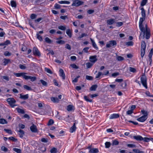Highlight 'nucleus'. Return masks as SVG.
Masks as SVG:
<instances>
[{
  "label": "nucleus",
  "instance_id": "f257e3e1",
  "mask_svg": "<svg viewBox=\"0 0 153 153\" xmlns=\"http://www.w3.org/2000/svg\"><path fill=\"white\" fill-rule=\"evenodd\" d=\"M146 47V45L145 42L143 41H142L141 43L140 50V55L142 58H143L145 54Z\"/></svg>",
  "mask_w": 153,
  "mask_h": 153
},
{
  "label": "nucleus",
  "instance_id": "f03ea898",
  "mask_svg": "<svg viewBox=\"0 0 153 153\" xmlns=\"http://www.w3.org/2000/svg\"><path fill=\"white\" fill-rule=\"evenodd\" d=\"M6 100L11 108H14L17 106V105L15 104L16 102V101L14 98H7Z\"/></svg>",
  "mask_w": 153,
  "mask_h": 153
},
{
  "label": "nucleus",
  "instance_id": "7ed1b4c3",
  "mask_svg": "<svg viewBox=\"0 0 153 153\" xmlns=\"http://www.w3.org/2000/svg\"><path fill=\"white\" fill-rule=\"evenodd\" d=\"M143 21H142L141 22V20H140V21L139 22V27L140 30L142 32V33H141V34L140 35V37L141 38H144V35L145 34L144 32V29L142 24Z\"/></svg>",
  "mask_w": 153,
  "mask_h": 153
},
{
  "label": "nucleus",
  "instance_id": "20e7f679",
  "mask_svg": "<svg viewBox=\"0 0 153 153\" xmlns=\"http://www.w3.org/2000/svg\"><path fill=\"white\" fill-rule=\"evenodd\" d=\"M141 82L143 85L146 88H147V78L145 74H143L140 78Z\"/></svg>",
  "mask_w": 153,
  "mask_h": 153
},
{
  "label": "nucleus",
  "instance_id": "39448f33",
  "mask_svg": "<svg viewBox=\"0 0 153 153\" xmlns=\"http://www.w3.org/2000/svg\"><path fill=\"white\" fill-rule=\"evenodd\" d=\"M117 45L116 42L115 40H111L108 42L106 45V47L107 48H109L116 46Z\"/></svg>",
  "mask_w": 153,
  "mask_h": 153
},
{
  "label": "nucleus",
  "instance_id": "423d86ee",
  "mask_svg": "<svg viewBox=\"0 0 153 153\" xmlns=\"http://www.w3.org/2000/svg\"><path fill=\"white\" fill-rule=\"evenodd\" d=\"M83 3V2L79 0H75L73 1L72 6L78 7Z\"/></svg>",
  "mask_w": 153,
  "mask_h": 153
},
{
  "label": "nucleus",
  "instance_id": "0eeeda50",
  "mask_svg": "<svg viewBox=\"0 0 153 153\" xmlns=\"http://www.w3.org/2000/svg\"><path fill=\"white\" fill-rule=\"evenodd\" d=\"M26 74L24 72H21V73H14L13 74L16 76L17 77H19L20 76H22V77L25 79L26 75L25 74Z\"/></svg>",
  "mask_w": 153,
  "mask_h": 153
},
{
  "label": "nucleus",
  "instance_id": "6e6552de",
  "mask_svg": "<svg viewBox=\"0 0 153 153\" xmlns=\"http://www.w3.org/2000/svg\"><path fill=\"white\" fill-rule=\"evenodd\" d=\"M33 52L34 55L40 56L41 55L38 49L36 47H34L33 50Z\"/></svg>",
  "mask_w": 153,
  "mask_h": 153
},
{
  "label": "nucleus",
  "instance_id": "1a4fd4ad",
  "mask_svg": "<svg viewBox=\"0 0 153 153\" xmlns=\"http://www.w3.org/2000/svg\"><path fill=\"white\" fill-rule=\"evenodd\" d=\"M141 10V13L142 17L140 18V20H141L142 21H144L146 18V14L145 10L143 8H142Z\"/></svg>",
  "mask_w": 153,
  "mask_h": 153
},
{
  "label": "nucleus",
  "instance_id": "9d476101",
  "mask_svg": "<svg viewBox=\"0 0 153 153\" xmlns=\"http://www.w3.org/2000/svg\"><path fill=\"white\" fill-rule=\"evenodd\" d=\"M147 117L146 115H143L141 117L137 118V120L141 122H144L147 119Z\"/></svg>",
  "mask_w": 153,
  "mask_h": 153
},
{
  "label": "nucleus",
  "instance_id": "9b49d317",
  "mask_svg": "<svg viewBox=\"0 0 153 153\" xmlns=\"http://www.w3.org/2000/svg\"><path fill=\"white\" fill-rule=\"evenodd\" d=\"M89 59L90 62L93 63H94L97 60L96 55L90 56L89 57Z\"/></svg>",
  "mask_w": 153,
  "mask_h": 153
},
{
  "label": "nucleus",
  "instance_id": "f8f14e48",
  "mask_svg": "<svg viewBox=\"0 0 153 153\" xmlns=\"http://www.w3.org/2000/svg\"><path fill=\"white\" fill-rule=\"evenodd\" d=\"M30 129L31 131L33 132H36L38 131L36 126L33 124L30 127Z\"/></svg>",
  "mask_w": 153,
  "mask_h": 153
},
{
  "label": "nucleus",
  "instance_id": "ddd939ff",
  "mask_svg": "<svg viewBox=\"0 0 153 153\" xmlns=\"http://www.w3.org/2000/svg\"><path fill=\"white\" fill-rule=\"evenodd\" d=\"M29 79H30L31 81L33 82L36 80V78L35 76H32L26 75L25 79L28 80Z\"/></svg>",
  "mask_w": 153,
  "mask_h": 153
},
{
  "label": "nucleus",
  "instance_id": "4468645a",
  "mask_svg": "<svg viewBox=\"0 0 153 153\" xmlns=\"http://www.w3.org/2000/svg\"><path fill=\"white\" fill-rule=\"evenodd\" d=\"M59 72L60 76L62 77L63 79H65V76L63 70L62 69H60L59 70Z\"/></svg>",
  "mask_w": 153,
  "mask_h": 153
},
{
  "label": "nucleus",
  "instance_id": "2eb2a0df",
  "mask_svg": "<svg viewBox=\"0 0 153 153\" xmlns=\"http://www.w3.org/2000/svg\"><path fill=\"white\" fill-rule=\"evenodd\" d=\"M133 138L137 141H142L143 140V137L140 135L134 136Z\"/></svg>",
  "mask_w": 153,
  "mask_h": 153
},
{
  "label": "nucleus",
  "instance_id": "dca6fc26",
  "mask_svg": "<svg viewBox=\"0 0 153 153\" xmlns=\"http://www.w3.org/2000/svg\"><path fill=\"white\" fill-rule=\"evenodd\" d=\"M119 117V115L118 114H111L110 117V119H111L117 118Z\"/></svg>",
  "mask_w": 153,
  "mask_h": 153
},
{
  "label": "nucleus",
  "instance_id": "f3484780",
  "mask_svg": "<svg viewBox=\"0 0 153 153\" xmlns=\"http://www.w3.org/2000/svg\"><path fill=\"white\" fill-rule=\"evenodd\" d=\"M115 22V20L114 19H108L107 20L106 22L107 25H111L114 23Z\"/></svg>",
  "mask_w": 153,
  "mask_h": 153
},
{
  "label": "nucleus",
  "instance_id": "a211bd4d",
  "mask_svg": "<svg viewBox=\"0 0 153 153\" xmlns=\"http://www.w3.org/2000/svg\"><path fill=\"white\" fill-rule=\"evenodd\" d=\"M99 150L97 148H92L91 149L89 152L90 153H97L98 152Z\"/></svg>",
  "mask_w": 153,
  "mask_h": 153
},
{
  "label": "nucleus",
  "instance_id": "6ab92c4d",
  "mask_svg": "<svg viewBox=\"0 0 153 153\" xmlns=\"http://www.w3.org/2000/svg\"><path fill=\"white\" fill-rule=\"evenodd\" d=\"M66 33L69 38L71 37L72 35V31L70 29H67L66 31Z\"/></svg>",
  "mask_w": 153,
  "mask_h": 153
},
{
  "label": "nucleus",
  "instance_id": "aec40b11",
  "mask_svg": "<svg viewBox=\"0 0 153 153\" xmlns=\"http://www.w3.org/2000/svg\"><path fill=\"white\" fill-rule=\"evenodd\" d=\"M20 98L24 100H26L28 98L29 96L28 94H27L25 95H22V94H20Z\"/></svg>",
  "mask_w": 153,
  "mask_h": 153
},
{
  "label": "nucleus",
  "instance_id": "412c9836",
  "mask_svg": "<svg viewBox=\"0 0 153 153\" xmlns=\"http://www.w3.org/2000/svg\"><path fill=\"white\" fill-rule=\"evenodd\" d=\"M51 101L54 103H57L59 101V100L57 97H52L51 98Z\"/></svg>",
  "mask_w": 153,
  "mask_h": 153
},
{
  "label": "nucleus",
  "instance_id": "4be33fe9",
  "mask_svg": "<svg viewBox=\"0 0 153 153\" xmlns=\"http://www.w3.org/2000/svg\"><path fill=\"white\" fill-rule=\"evenodd\" d=\"M76 127L75 126V123H74L73 126L70 129V132L71 133H73L76 130Z\"/></svg>",
  "mask_w": 153,
  "mask_h": 153
},
{
  "label": "nucleus",
  "instance_id": "5701e85b",
  "mask_svg": "<svg viewBox=\"0 0 153 153\" xmlns=\"http://www.w3.org/2000/svg\"><path fill=\"white\" fill-rule=\"evenodd\" d=\"M91 39V42L92 43V46L93 47H94V48H95L97 50H98V48L94 40L93 39Z\"/></svg>",
  "mask_w": 153,
  "mask_h": 153
},
{
  "label": "nucleus",
  "instance_id": "b1692460",
  "mask_svg": "<svg viewBox=\"0 0 153 153\" xmlns=\"http://www.w3.org/2000/svg\"><path fill=\"white\" fill-rule=\"evenodd\" d=\"M97 87V85H92L90 88V90L91 91H95L96 90Z\"/></svg>",
  "mask_w": 153,
  "mask_h": 153
},
{
  "label": "nucleus",
  "instance_id": "393cba45",
  "mask_svg": "<svg viewBox=\"0 0 153 153\" xmlns=\"http://www.w3.org/2000/svg\"><path fill=\"white\" fill-rule=\"evenodd\" d=\"M19 136L20 137H23L24 134V133H25L24 131L23 130L20 129L19 131Z\"/></svg>",
  "mask_w": 153,
  "mask_h": 153
},
{
  "label": "nucleus",
  "instance_id": "a878e982",
  "mask_svg": "<svg viewBox=\"0 0 153 153\" xmlns=\"http://www.w3.org/2000/svg\"><path fill=\"white\" fill-rule=\"evenodd\" d=\"M10 59H4V62L3 63L4 64V65H5L7 64H8L10 62Z\"/></svg>",
  "mask_w": 153,
  "mask_h": 153
},
{
  "label": "nucleus",
  "instance_id": "bb28decb",
  "mask_svg": "<svg viewBox=\"0 0 153 153\" xmlns=\"http://www.w3.org/2000/svg\"><path fill=\"white\" fill-rule=\"evenodd\" d=\"M125 43L126 45L128 46H132L134 45V43L132 41L126 42Z\"/></svg>",
  "mask_w": 153,
  "mask_h": 153
},
{
  "label": "nucleus",
  "instance_id": "cd10ccee",
  "mask_svg": "<svg viewBox=\"0 0 153 153\" xmlns=\"http://www.w3.org/2000/svg\"><path fill=\"white\" fill-rule=\"evenodd\" d=\"M7 122L4 119L1 118L0 119V123L1 124H7Z\"/></svg>",
  "mask_w": 153,
  "mask_h": 153
},
{
  "label": "nucleus",
  "instance_id": "c85d7f7f",
  "mask_svg": "<svg viewBox=\"0 0 153 153\" xmlns=\"http://www.w3.org/2000/svg\"><path fill=\"white\" fill-rule=\"evenodd\" d=\"M16 109L17 110L18 112L19 113H20L22 114H24L25 113L24 110L21 108H16Z\"/></svg>",
  "mask_w": 153,
  "mask_h": 153
},
{
  "label": "nucleus",
  "instance_id": "c756f323",
  "mask_svg": "<svg viewBox=\"0 0 153 153\" xmlns=\"http://www.w3.org/2000/svg\"><path fill=\"white\" fill-rule=\"evenodd\" d=\"M13 150L17 153H22V150L21 149L17 148H13Z\"/></svg>",
  "mask_w": 153,
  "mask_h": 153
},
{
  "label": "nucleus",
  "instance_id": "7c9ffc66",
  "mask_svg": "<svg viewBox=\"0 0 153 153\" xmlns=\"http://www.w3.org/2000/svg\"><path fill=\"white\" fill-rule=\"evenodd\" d=\"M50 152L51 153H57V149L56 148L53 147L50 150Z\"/></svg>",
  "mask_w": 153,
  "mask_h": 153
},
{
  "label": "nucleus",
  "instance_id": "2f4dec72",
  "mask_svg": "<svg viewBox=\"0 0 153 153\" xmlns=\"http://www.w3.org/2000/svg\"><path fill=\"white\" fill-rule=\"evenodd\" d=\"M58 3L60 4H69L70 2L68 1H58Z\"/></svg>",
  "mask_w": 153,
  "mask_h": 153
},
{
  "label": "nucleus",
  "instance_id": "473e14b6",
  "mask_svg": "<svg viewBox=\"0 0 153 153\" xmlns=\"http://www.w3.org/2000/svg\"><path fill=\"white\" fill-rule=\"evenodd\" d=\"M45 71L47 72V73L52 74H53L52 72L51 71V70L49 68H45Z\"/></svg>",
  "mask_w": 153,
  "mask_h": 153
},
{
  "label": "nucleus",
  "instance_id": "72a5a7b5",
  "mask_svg": "<svg viewBox=\"0 0 153 153\" xmlns=\"http://www.w3.org/2000/svg\"><path fill=\"white\" fill-rule=\"evenodd\" d=\"M23 87L25 89H26L27 90L30 91L32 90V89L30 87L27 85H24Z\"/></svg>",
  "mask_w": 153,
  "mask_h": 153
},
{
  "label": "nucleus",
  "instance_id": "f704fd0d",
  "mask_svg": "<svg viewBox=\"0 0 153 153\" xmlns=\"http://www.w3.org/2000/svg\"><path fill=\"white\" fill-rule=\"evenodd\" d=\"M10 4L11 6L13 7H16V1H11Z\"/></svg>",
  "mask_w": 153,
  "mask_h": 153
},
{
  "label": "nucleus",
  "instance_id": "c9c22d12",
  "mask_svg": "<svg viewBox=\"0 0 153 153\" xmlns=\"http://www.w3.org/2000/svg\"><path fill=\"white\" fill-rule=\"evenodd\" d=\"M133 151L136 153H144L143 152L141 151L138 149H133Z\"/></svg>",
  "mask_w": 153,
  "mask_h": 153
},
{
  "label": "nucleus",
  "instance_id": "e433bc0d",
  "mask_svg": "<svg viewBox=\"0 0 153 153\" xmlns=\"http://www.w3.org/2000/svg\"><path fill=\"white\" fill-rule=\"evenodd\" d=\"M40 81L43 85L45 86H47V82L44 80L41 79L40 80Z\"/></svg>",
  "mask_w": 153,
  "mask_h": 153
},
{
  "label": "nucleus",
  "instance_id": "4c0bfd02",
  "mask_svg": "<svg viewBox=\"0 0 153 153\" xmlns=\"http://www.w3.org/2000/svg\"><path fill=\"white\" fill-rule=\"evenodd\" d=\"M119 142L116 140H115L112 141V145H117L119 144Z\"/></svg>",
  "mask_w": 153,
  "mask_h": 153
},
{
  "label": "nucleus",
  "instance_id": "58836bf2",
  "mask_svg": "<svg viewBox=\"0 0 153 153\" xmlns=\"http://www.w3.org/2000/svg\"><path fill=\"white\" fill-rule=\"evenodd\" d=\"M84 99L87 102H92V100L89 99V98L87 96H84Z\"/></svg>",
  "mask_w": 153,
  "mask_h": 153
},
{
  "label": "nucleus",
  "instance_id": "ea45409f",
  "mask_svg": "<svg viewBox=\"0 0 153 153\" xmlns=\"http://www.w3.org/2000/svg\"><path fill=\"white\" fill-rule=\"evenodd\" d=\"M88 36L85 33H83L82 34L80 35L79 36V38H81L82 37H85L86 38H88Z\"/></svg>",
  "mask_w": 153,
  "mask_h": 153
},
{
  "label": "nucleus",
  "instance_id": "a19ab883",
  "mask_svg": "<svg viewBox=\"0 0 153 153\" xmlns=\"http://www.w3.org/2000/svg\"><path fill=\"white\" fill-rule=\"evenodd\" d=\"M102 75V73L101 72H99L98 74L96 75V78L98 79H100V78H99V77Z\"/></svg>",
  "mask_w": 153,
  "mask_h": 153
},
{
  "label": "nucleus",
  "instance_id": "79ce46f5",
  "mask_svg": "<svg viewBox=\"0 0 153 153\" xmlns=\"http://www.w3.org/2000/svg\"><path fill=\"white\" fill-rule=\"evenodd\" d=\"M58 28L61 30H65L66 29V27L62 25H60L58 27Z\"/></svg>",
  "mask_w": 153,
  "mask_h": 153
},
{
  "label": "nucleus",
  "instance_id": "37998d69",
  "mask_svg": "<svg viewBox=\"0 0 153 153\" xmlns=\"http://www.w3.org/2000/svg\"><path fill=\"white\" fill-rule=\"evenodd\" d=\"M87 67L88 68H90L93 65V64L90 62H88L86 64Z\"/></svg>",
  "mask_w": 153,
  "mask_h": 153
},
{
  "label": "nucleus",
  "instance_id": "c03bdc74",
  "mask_svg": "<svg viewBox=\"0 0 153 153\" xmlns=\"http://www.w3.org/2000/svg\"><path fill=\"white\" fill-rule=\"evenodd\" d=\"M73 106L71 105H69L67 106V110L68 111H71L72 110Z\"/></svg>",
  "mask_w": 153,
  "mask_h": 153
},
{
  "label": "nucleus",
  "instance_id": "a18cd8bd",
  "mask_svg": "<svg viewBox=\"0 0 153 153\" xmlns=\"http://www.w3.org/2000/svg\"><path fill=\"white\" fill-rule=\"evenodd\" d=\"M1 149L2 151H3L4 152H6L8 151V149L4 146H2L1 147Z\"/></svg>",
  "mask_w": 153,
  "mask_h": 153
},
{
  "label": "nucleus",
  "instance_id": "49530a36",
  "mask_svg": "<svg viewBox=\"0 0 153 153\" xmlns=\"http://www.w3.org/2000/svg\"><path fill=\"white\" fill-rule=\"evenodd\" d=\"M85 77H86V79H87L88 80H92L93 79V77L91 76L86 75V76Z\"/></svg>",
  "mask_w": 153,
  "mask_h": 153
},
{
  "label": "nucleus",
  "instance_id": "de8ad7c7",
  "mask_svg": "<svg viewBox=\"0 0 153 153\" xmlns=\"http://www.w3.org/2000/svg\"><path fill=\"white\" fill-rule=\"evenodd\" d=\"M53 120L52 119H50L48 122V126L51 125L52 124H53Z\"/></svg>",
  "mask_w": 153,
  "mask_h": 153
},
{
  "label": "nucleus",
  "instance_id": "09e8293b",
  "mask_svg": "<svg viewBox=\"0 0 153 153\" xmlns=\"http://www.w3.org/2000/svg\"><path fill=\"white\" fill-rule=\"evenodd\" d=\"M148 0H143L141 2V5L142 6L145 5L147 2Z\"/></svg>",
  "mask_w": 153,
  "mask_h": 153
},
{
  "label": "nucleus",
  "instance_id": "8fccbe9b",
  "mask_svg": "<svg viewBox=\"0 0 153 153\" xmlns=\"http://www.w3.org/2000/svg\"><path fill=\"white\" fill-rule=\"evenodd\" d=\"M105 147L106 148H109L111 145V143L110 142H107L105 143Z\"/></svg>",
  "mask_w": 153,
  "mask_h": 153
},
{
  "label": "nucleus",
  "instance_id": "3c124183",
  "mask_svg": "<svg viewBox=\"0 0 153 153\" xmlns=\"http://www.w3.org/2000/svg\"><path fill=\"white\" fill-rule=\"evenodd\" d=\"M4 131L6 132L7 133L9 134H12V131L11 130L6 129H4Z\"/></svg>",
  "mask_w": 153,
  "mask_h": 153
},
{
  "label": "nucleus",
  "instance_id": "603ef678",
  "mask_svg": "<svg viewBox=\"0 0 153 153\" xmlns=\"http://www.w3.org/2000/svg\"><path fill=\"white\" fill-rule=\"evenodd\" d=\"M8 139L10 140H11L14 141V142L17 141V139L14 138L13 137H9L8 138Z\"/></svg>",
  "mask_w": 153,
  "mask_h": 153
},
{
  "label": "nucleus",
  "instance_id": "864d4df0",
  "mask_svg": "<svg viewBox=\"0 0 153 153\" xmlns=\"http://www.w3.org/2000/svg\"><path fill=\"white\" fill-rule=\"evenodd\" d=\"M150 33L149 32L147 31L146 33V38H149L150 37Z\"/></svg>",
  "mask_w": 153,
  "mask_h": 153
},
{
  "label": "nucleus",
  "instance_id": "5fc2aeb1",
  "mask_svg": "<svg viewBox=\"0 0 153 153\" xmlns=\"http://www.w3.org/2000/svg\"><path fill=\"white\" fill-rule=\"evenodd\" d=\"M130 71L131 72L134 73L136 72V70L134 68L130 67L129 68Z\"/></svg>",
  "mask_w": 153,
  "mask_h": 153
},
{
  "label": "nucleus",
  "instance_id": "6e6d98bb",
  "mask_svg": "<svg viewBox=\"0 0 153 153\" xmlns=\"http://www.w3.org/2000/svg\"><path fill=\"white\" fill-rule=\"evenodd\" d=\"M143 140L144 141L146 142H148L150 140L151 138H149L148 137H144L143 138Z\"/></svg>",
  "mask_w": 153,
  "mask_h": 153
},
{
  "label": "nucleus",
  "instance_id": "4d7b16f0",
  "mask_svg": "<svg viewBox=\"0 0 153 153\" xmlns=\"http://www.w3.org/2000/svg\"><path fill=\"white\" fill-rule=\"evenodd\" d=\"M123 23L122 22H117L116 23V26L117 27H120L123 25Z\"/></svg>",
  "mask_w": 153,
  "mask_h": 153
},
{
  "label": "nucleus",
  "instance_id": "13d9d810",
  "mask_svg": "<svg viewBox=\"0 0 153 153\" xmlns=\"http://www.w3.org/2000/svg\"><path fill=\"white\" fill-rule=\"evenodd\" d=\"M127 146L128 147L131 148H134L136 147L135 145L133 144H128Z\"/></svg>",
  "mask_w": 153,
  "mask_h": 153
},
{
  "label": "nucleus",
  "instance_id": "bf43d9fd",
  "mask_svg": "<svg viewBox=\"0 0 153 153\" xmlns=\"http://www.w3.org/2000/svg\"><path fill=\"white\" fill-rule=\"evenodd\" d=\"M153 53V49L152 48L150 50L149 55V57H152Z\"/></svg>",
  "mask_w": 153,
  "mask_h": 153
},
{
  "label": "nucleus",
  "instance_id": "052dcab7",
  "mask_svg": "<svg viewBox=\"0 0 153 153\" xmlns=\"http://www.w3.org/2000/svg\"><path fill=\"white\" fill-rule=\"evenodd\" d=\"M4 55L5 56H9L11 55V54L8 51H6L4 53Z\"/></svg>",
  "mask_w": 153,
  "mask_h": 153
},
{
  "label": "nucleus",
  "instance_id": "680f3d73",
  "mask_svg": "<svg viewBox=\"0 0 153 153\" xmlns=\"http://www.w3.org/2000/svg\"><path fill=\"white\" fill-rule=\"evenodd\" d=\"M117 60L120 61L123 60L124 59V58L121 56H118L117 57Z\"/></svg>",
  "mask_w": 153,
  "mask_h": 153
},
{
  "label": "nucleus",
  "instance_id": "e2e57ef3",
  "mask_svg": "<svg viewBox=\"0 0 153 153\" xmlns=\"http://www.w3.org/2000/svg\"><path fill=\"white\" fill-rule=\"evenodd\" d=\"M37 15L34 14H32L31 15L30 17L31 19H35Z\"/></svg>",
  "mask_w": 153,
  "mask_h": 153
},
{
  "label": "nucleus",
  "instance_id": "0e129e2a",
  "mask_svg": "<svg viewBox=\"0 0 153 153\" xmlns=\"http://www.w3.org/2000/svg\"><path fill=\"white\" fill-rule=\"evenodd\" d=\"M71 66L72 68H74L78 69L79 68V67L75 64H71Z\"/></svg>",
  "mask_w": 153,
  "mask_h": 153
},
{
  "label": "nucleus",
  "instance_id": "69168bd1",
  "mask_svg": "<svg viewBox=\"0 0 153 153\" xmlns=\"http://www.w3.org/2000/svg\"><path fill=\"white\" fill-rule=\"evenodd\" d=\"M119 74H120L119 73L116 72L113 73L111 75V76L112 77H116V76H117L118 75H119Z\"/></svg>",
  "mask_w": 153,
  "mask_h": 153
},
{
  "label": "nucleus",
  "instance_id": "338daca9",
  "mask_svg": "<svg viewBox=\"0 0 153 153\" xmlns=\"http://www.w3.org/2000/svg\"><path fill=\"white\" fill-rule=\"evenodd\" d=\"M45 42L48 43H52V41L50 39H45Z\"/></svg>",
  "mask_w": 153,
  "mask_h": 153
},
{
  "label": "nucleus",
  "instance_id": "774afa93",
  "mask_svg": "<svg viewBox=\"0 0 153 153\" xmlns=\"http://www.w3.org/2000/svg\"><path fill=\"white\" fill-rule=\"evenodd\" d=\"M19 67L22 69H25L26 68V67L25 66L22 64L19 65Z\"/></svg>",
  "mask_w": 153,
  "mask_h": 153
}]
</instances>
